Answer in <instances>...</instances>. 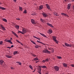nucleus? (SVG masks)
Returning a JSON list of instances; mask_svg holds the SVG:
<instances>
[{
  "label": "nucleus",
  "instance_id": "nucleus-1",
  "mask_svg": "<svg viewBox=\"0 0 74 74\" xmlns=\"http://www.w3.org/2000/svg\"><path fill=\"white\" fill-rule=\"evenodd\" d=\"M45 50H43L42 51L43 53H49V54L51 53V52L49 51H48L46 49H45Z\"/></svg>",
  "mask_w": 74,
  "mask_h": 74
},
{
  "label": "nucleus",
  "instance_id": "nucleus-2",
  "mask_svg": "<svg viewBox=\"0 0 74 74\" xmlns=\"http://www.w3.org/2000/svg\"><path fill=\"white\" fill-rule=\"evenodd\" d=\"M54 69L55 71H58L59 70V68L57 66H55L54 67Z\"/></svg>",
  "mask_w": 74,
  "mask_h": 74
},
{
  "label": "nucleus",
  "instance_id": "nucleus-3",
  "mask_svg": "<svg viewBox=\"0 0 74 74\" xmlns=\"http://www.w3.org/2000/svg\"><path fill=\"white\" fill-rule=\"evenodd\" d=\"M42 15L45 18H46V17H47L48 16V14L47 13L43 12L42 13Z\"/></svg>",
  "mask_w": 74,
  "mask_h": 74
},
{
  "label": "nucleus",
  "instance_id": "nucleus-4",
  "mask_svg": "<svg viewBox=\"0 0 74 74\" xmlns=\"http://www.w3.org/2000/svg\"><path fill=\"white\" fill-rule=\"evenodd\" d=\"M53 40L55 41V42L57 43V44H58V41L56 39V36H53Z\"/></svg>",
  "mask_w": 74,
  "mask_h": 74
},
{
  "label": "nucleus",
  "instance_id": "nucleus-5",
  "mask_svg": "<svg viewBox=\"0 0 74 74\" xmlns=\"http://www.w3.org/2000/svg\"><path fill=\"white\" fill-rule=\"evenodd\" d=\"M22 32L23 33V34H24L25 33H26L27 32V30L25 28H23L22 29Z\"/></svg>",
  "mask_w": 74,
  "mask_h": 74
},
{
  "label": "nucleus",
  "instance_id": "nucleus-6",
  "mask_svg": "<svg viewBox=\"0 0 74 74\" xmlns=\"http://www.w3.org/2000/svg\"><path fill=\"white\" fill-rule=\"evenodd\" d=\"M64 44L66 47H72L71 45H70L67 43H65Z\"/></svg>",
  "mask_w": 74,
  "mask_h": 74
},
{
  "label": "nucleus",
  "instance_id": "nucleus-7",
  "mask_svg": "<svg viewBox=\"0 0 74 74\" xmlns=\"http://www.w3.org/2000/svg\"><path fill=\"white\" fill-rule=\"evenodd\" d=\"M31 21L32 24H36V21H34V19H32L31 20Z\"/></svg>",
  "mask_w": 74,
  "mask_h": 74
},
{
  "label": "nucleus",
  "instance_id": "nucleus-8",
  "mask_svg": "<svg viewBox=\"0 0 74 74\" xmlns=\"http://www.w3.org/2000/svg\"><path fill=\"white\" fill-rule=\"evenodd\" d=\"M47 32L49 34H51L52 33V29H49Z\"/></svg>",
  "mask_w": 74,
  "mask_h": 74
},
{
  "label": "nucleus",
  "instance_id": "nucleus-9",
  "mask_svg": "<svg viewBox=\"0 0 74 74\" xmlns=\"http://www.w3.org/2000/svg\"><path fill=\"white\" fill-rule=\"evenodd\" d=\"M0 26L1 27V28H2L3 30H6L5 29V27H3V26L1 24Z\"/></svg>",
  "mask_w": 74,
  "mask_h": 74
},
{
  "label": "nucleus",
  "instance_id": "nucleus-10",
  "mask_svg": "<svg viewBox=\"0 0 74 74\" xmlns=\"http://www.w3.org/2000/svg\"><path fill=\"white\" fill-rule=\"evenodd\" d=\"M38 72L40 74H41V68H40L38 70Z\"/></svg>",
  "mask_w": 74,
  "mask_h": 74
},
{
  "label": "nucleus",
  "instance_id": "nucleus-11",
  "mask_svg": "<svg viewBox=\"0 0 74 74\" xmlns=\"http://www.w3.org/2000/svg\"><path fill=\"white\" fill-rule=\"evenodd\" d=\"M43 8V6L42 5H40L39 6V8L38 9V10H41Z\"/></svg>",
  "mask_w": 74,
  "mask_h": 74
},
{
  "label": "nucleus",
  "instance_id": "nucleus-12",
  "mask_svg": "<svg viewBox=\"0 0 74 74\" xmlns=\"http://www.w3.org/2000/svg\"><path fill=\"white\" fill-rule=\"evenodd\" d=\"M45 5L48 10H49L50 9V7H49V5H48V4H46Z\"/></svg>",
  "mask_w": 74,
  "mask_h": 74
},
{
  "label": "nucleus",
  "instance_id": "nucleus-13",
  "mask_svg": "<svg viewBox=\"0 0 74 74\" xmlns=\"http://www.w3.org/2000/svg\"><path fill=\"white\" fill-rule=\"evenodd\" d=\"M36 45H35V47L36 48H38L41 47V46H39V45H37V44Z\"/></svg>",
  "mask_w": 74,
  "mask_h": 74
},
{
  "label": "nucleus",
  "instance_id": "nucleus-14",
  "mask_svg": "<svg viewBox=\"0 0 74 74\" xmlns=\"http://www.w3.org/2000/svg\"><path fill=\"white\" fill-rule=\"evenodd\" d=\"M47 25H48V26H50V27H53V26H52V25L49 23H47Z\"/></svg>",
  "mask_w": 74,
  "mask_h": 74
},
{
  "label": "nucleus",
  "instance_id": "nucleus-15",
  "mask_svg": "<svg viewBox=\"0 0 74 74\" xmlns=\"http://www.w3.org/2000/svg\"><path fill=\"white\" fill-rule=\"evenodd\" d=\"M61 15H64V16H66L67 17H69V16L66 14L64 13H61Z\"/></svg>",
  "mask_w": 74,
  "mask_h": 74
},
{
  "label": "nucleus",
  "instance_id": "nucleus-16",
  "mask_svg": "<svg viewBox=\"0 0 74 74\" xmlns=\"http://www.w3.org/2000/svg\"><path fill=\"white\" fill-rule=\"evenodd\" d=\"M70 6H71V4H69L67 6V8L68 10H69L70 8Z\"/></svg>",
  "mask_w": 74,
  "mask_h": 74
},
{
  "label": "nucleus",
  "instance_id": "nucleus-17",
  "mask_svg": "<svg viewBox=\"0 0 74 74\" xmlns=\"http://www.w3.org/2000/svg\"><path fill=\"white\" fill-rule=\"evenodd\" d=\"M63 66L65 67H67V64H66L65 63H64L62 64Z\"/></svg>",
  "mask_w": 74,
  "mask_h": 74
},
{
  "label": "nucleus",
  "instance_id": "nucleus-18",
  "mask_svg": "<svg viewBox=\"0 0 74 74\" xmlns=\"http://www.w3.org/2000/svg\"><path fill=\"white\" fill-rule=\"evenodd\" d=\"M40 34L42 36H43V37H45L46 38H47V36H45V35H44V34H42L41 33H40Z\"/></svg>",
  "mask_w": 74,
  "mask_h": 74
},
{
  "label": "nucleus",
  "instance_id": "nucleus-19",
  "mask_svg": "<svg viewBox=\"0 0 74 74\" xmlns=\"http://www.w3.org/2000/svg\"><path fill=\"white\" fill-rule=\"evenodd\" d=\"M37 42H38V43H40V44H43V45H45V44H44V43H42V42H40L38 40H37Z\"/></svg>",
  "mask_w": 74,
  "mask_h": 74
},
{
  "label": "nucleus",
  "instance_id": "nucleus-20",
  "mask_svg": "<svg viewBox=\"0 0 74 74\" xmlns=\"http://www.w3.org/2000/svg\"><path fill=\"white\" fill-rule=\"evenodd\" d=\"M4 63V61L3 60L0 61V64H3V63Z\"/></svg>",
  "mask_w": 74,
  "mask_h": 74
},
{
  "label": "nucleus",
  "instance_id": "nucleus-21",
  "mask_svg": "<svg viewBox=\"0 0 74 74\" xmlns=\"http://www.w3.org/2000/svg\"><path fill=\"white\" fill-rule=\"evenodd\" d=\"M6 56L8 58H12V56H10L9 55H6Z\"/></svg>",
  "mask_w": 74,
  "mask_h": 74
},
{
  "label": "nucleus",
  "instance_id": "nucleus-22",
  "mask_svg": "<svg viewBox=\"0 0 74 74\" xmlns=\"http://www.w3.org/2000/svg\"><path fill=\"white\" fill-rule=\"evenodd\" d=\"M40 20L41 22H42V23H44V22H45V20H44L42 19V18H40Z\"/></svg>",
  "mask_w": 74,
  "mask_h": 74
},
{
  "label": "nucleus",
  "instance_id": "nucleus-23",
  "mask_svg": "<svg viewBox=\"0 0 74 74\" xmlns=\"http://www.w3.org/2000/svg\"><path fill=\"white\" fill-rule=\"evenodd\" d=\"M0 9H1V10H5V8L0 6Z\"/></svg>",
  "mask_w": 74,
  "mask_h": 74
},
{
  "label": "nucleus",
  "instance_id": "nucleus-24",
  "mask_svg": "<svg viewBox=\"0 0 74 74\" xmlns=\"http://www.w3.org/2000/svg\"><path fill=\"white\" fill-rule=\"evenodd\" d=\"M54 15H56V16H59V14H58L56 12L54 13Z\"/></svg>",
  "mask_w": 74,
  "mask_h": 74
},
{
  "label": "nucleus",
  "instance_id": "nucleus-25",
  "mask_svg": "<svg viewBox=\"0 0 74 74\" xmlns=\"http://www.w3.org/2000/svg\"><path fill=\"white\" fill-rule=\"evenodd\" d=\"M41 67H42V68H43V69H47V66H41Z\"/></svg>",
  "mask_w": 74,
  "mask_h": 74
},
{
  "label": "nucleus",
  "instance_id": "nucleus-26",
  "mask_svg": "<svg viewBox=\"0 0 74 74\" xmlns=\"http://www.w3.org/2000/svg\"><path fill=\"white\" fill-rule=\"evenodd\" d=\"M15 27L16 28V29H19V26L18 25H17L15 26Z\"/></svg>",
  "mask_w": 74,
  "mask_h": 74
},
{
  "label": "nucleus",
  "instance_id": "nucleus-27",
  "mask_svg": "<svg viewBox=\"0 0 74 74\" xmlns=\"http://www.w3.org/2000/svg\"><path fill=\"white\" fill-rule=\"evenodd\" d=\"M2 20L3 21H4V22H7V20L6 19H5V18L3 19Z\"/></svg>",
  "mask_w": 74,
  "mask_h": 74
},
{
  "label": "nucleus",
  "instance_id": "nucleus-28",
  "mask_svg": "<svg viewBox=\"0 0 74 74\" xmlns=\"http://www.w3.org/2000/svg\"><path fill=\"white\" fill-rule=\"evenodd\" d=\"M29 68L30 69H31V70H33V67H32V65H29Z\"/></svg>",
  "mask_w": 74,
  "mask_h": 74
},
{
  "label": "nucleus",
  "instance_id": "nucleus-29",
  "mask_svg": "<svg viewBox=\"0 0 74 74\" xmlns=\"http://www.w3.org/2000/svg\"><path fill=\"white\" fill-rule=\"evenodd\" d=\"M14 55H15V54H16V53H18V51H15L13 53Z\"/></svg>",
  "mask_w": 74,
  "mask_h": 74
},
{
  "label": "nucleus",
  "instance_id": "nucleus-30",
  "mask_svg": "<svg viewBox=\"0 0 74 74\" xmlns=\"http://www.w3.org/2000/svg\"><path fill=\"white\" fill-rule=\"evenodd\" d=\"M34 60H38V59L36 57L34 59Z\"/></svg>",
  "mask_w": 74,
  "mask_h": 74
},
{
  "label": "nucleus",
  "instance_id": "nucleus-31",
  "mask_svg": "<svg viewBox=\"0 0 74 74\" xmlns=\"http://www.w3.org/2000/svg\"><path fill=\"white\" fill-rule=\"evenodd\" d=\"M18 33H20L22 34H23V32H22V31H18Z\"/></svg>",
  "mask_w": 74,
  "mask_h": 74
},
{
  "label": "nucleus",
  "instance_id": "nucleus-32",
  "mask_svg": "<svg viewBox=\"0 0 74 74\" xmlns=\"http://www.w3.org/2000/svg\"><path fill=\"white\" fill-rule=\"evenodd\" d=\"M12 33L13 34H14V36H15L16 34V33H15V32H14L13 31H12Z\"/></svg>",
  "mask_w": 74,
  "mask_h": 74
},
{
  "label": "nucleus",
  "instance_id": "nucleus-33",
  "mask_svg": "<svg viewBox=\"0 0 74 74\" xmlns=\"http://www.w3.org/2000/svg\"><path fill=\"white\" fill-rule=\"evenodd\" d=\"M17 63H18V64H19V65H21V63L20 62H16Z\"/></svg>",
  "mask_w": 74,
  "mask_h": 74
},
{
  "label": "nucleus",
  "instance_id": "nucleus-34",
  "mask_svg": "<svg viewBox=\"0 0 74 74\" xmlns=\"http://www.w3.org/2000/svg\"><path fill=\"white\" fill-rule=\"evenodd\" d=\"M31 42H32V43H33V44H35V45H36V42H34L33 41H31Z\"/></svg>",
  "mask_w": 74,
  "mask_h": 74
},
{
  "label": "nucleus",
  "instance_id": "nucleus-35",
  "mask_svg": "<svg viewBox=\"0 0 74 74\" xmlns=\"http://www.w3.org/2000/svg\"><path fill=\"white\" fill-rule=\"evenodd\" d=\"M57 58H58V59H61V58H62V57H61L60 56H58Z\"/></svg>",
  "mask_w": 74,
  "mask_h": 74
},
{
  "label": "nucleus",
  "instance_id": "nucleus-36",
  "mask_svg": "<svg viewBox=\"0 0 74 74\" xmlns=\"http://www.w3.org/2000/svg\"><path fill=\"white\" fill-rule=\"evenodd\" d=\"M51 50V52H52V53H53V52H54V49H52Z\"/></svg>",
  "mask_w": 74,
  "mask_h": 74
},
{
  "label": "nucleus",
  "instance_id": "nucleus-37",
  "mask_svg": "<svg viewBox=\"0 0 74 74\" xmlns=\"http://www.w3.org/2000/svg\"><path fill=\"white\" fill-rule=\"evenodd\" d=\"M23 13L24 14H26L27 13V12L26 11V10H25V11L23 12Z\"/></svg>",
  "mask_w": 74,
  "mask_h": 74
},
{
  "label": "nucleus",
  "instance_id": "nucleus-38",
  "mask_svg": "<svg viewBox=\"0 0 74 74\" xmlns=\"http://www.w3.org/2000/svg\"><path fill=\"white\" fill-rule=\"evenodd\" d=\"M32 55L33 56H34V57H37V56L34 55V54H33Z\"/></svg>",
  "mask_w": 74,
  "mask_h": 74
},
{
  "label": "nucleus",
  "instance_id": "nucleus-39",
  "mask_svg": "<svg viewBox=\"0 0 74 74\" xmlns=\"http://www.w3.org/2000/svg\"><path fill=\"white\" fill-rule=\"evenodd\" d=\"M49 59H46L45 60L46 61V62H49Z\"/></svg>",
  "mask_w": 74,
  "mask_h": 74
},
{
  "label": "nucleus",
  "instance_id": "nucleus-40",
  "mask_svg": "<svg viewBox=\"0 0 74 74\" xmlns=\"http://www.w3.org/2000/svg\"><path fill=\"white\" fill-rule=\"evenodd\" d=\"M3 42L2 41H1L0 42V45H1L3 44Z\"/></svg>",
  "mask_w": 74,
  "mask_h": 74
},
{
  "label": "nucleus",
  "instance_id": "nucleus-41",
  "mask_svg": "<svg viewBox=\"0 0 74 74\" xmlns=\"http://www.w3.org/2000/svg\"><path fill=\"white\" fill-rule=\"evenodd\" d=\"M10 41H11V40H8L7 41V42H10Z\"/></svg>",
  "mask_w": 74,
  "mask_h": 74
},
{
  "label": "nucleus",
  "instance_id": "nucleus-42",
  "mask_svg": "<svg viewBox=\"0 0 74 74\" xmlns=\"http://www.w3.org/2000/svg\"><path fill=\"white\" fill-rule=\"evenodd\" d=\"M71 66L73 67H74V64H71Z\"/></svg>",
  "mask_w": 74,
  "mask_h": 74
},
{
  "label": "nucleus",
  "instance_id": "nucleus-43",
  "mask_svg": "<svg viewBox=\"0 0 74 74\" xmlns=\"http://www.w3.org/2000/svg\"><path fill=\"white\" fill-rule=\"evenodd\" d=\"M32 15H33V16H34V15H36V14L35 13H33L32 14H31Z\"/></svg>",
  "mask_w": 74,
  "mask_h": 74
},
{
  "label": "nucleus",
  "instance_id": "nucleus-44",
  "mask_svg": "<svg viewBox=\"0 0 74 74\" xmlns=\"http://www.w3.org/2000/svg\"><path fill=\"white\" fill-rule=\"evenodd\" d=\"M19 9L20 10H21L22 11V8L21 7H19Z\"/></svg>",
  "mask_w": 74,
  "mask_h": 74
},
{
  "label": "nucleus",
  "instance_id": "nucleus-45",
  "mask_svg": "<svg viewBox=\"0 0 74 74\" xmlns=\"http://www.w3.org/2000/svg\"><path fill=\"white\" fill-rule=\"evenodd\" d=\"M42 62H43V63H45V62H46V61L45 60H42Z\"/></svg>",
  "mask_w": 74,
  "mask_h": 74
},
{
  "label": "nucleus",
  "instance_id": "nucleus-46",
  "mask_svg": "<svg viewBox=\"0 0 74 74\" xmlns=\"http://www.w3.org/2000/svg\"><path fill=\"white\" fill-rule=\"evenodd\" d=\"M16 42H18V43H20V42H19V40H16Z\"/></svg>",
  "mask_w": 74,
  "mask_h": 74
},
{
  "label": "nucleus",
  "instance_id": "nucleus-47",
  "mask_svg": "<svg viewBox=\"0 0 74 74\" xmlns=\"http://www.w3.org/2000/svg\"><path fill=\"white\" fill-rule=\"evenodd\" d=\"M13 1L16 3V0H13Z\"/></svg>",
  "mask_w": 74,
  "mask_h": 74
},
{
  "label": "nucleus",
  "instance_id": "nucleus-48",
  "mask_svg": "<svg viewBox=\"0 0 74 74\" xmlns=\"http://www.w3.org/2000/svg\"><path fill=\"white\" fill-rule=\"evenodd\" d=\"M36 39H37V40H40V38H37Z\"/></svg>",
  "mask_w": 74,
  "mask_h": 74
},
{
  "label": "nucleus",
  "instance_id": "nucleus-49",
  "mask_svg": "<svg viewBox=\"0 0 74 74\" xmlns=\"http://www.w3.org/2000/svg\"><path fill=\"white\" fill-rule=\"evenodd\" d=\"M20 43L21 44V45H22V46H23V44H22V43H21V42H20Z\"/></svg>",
  "mask_w": 74,
  "mask_h": 74
},
{
  "label": "nucleus",
  "instance_id": "nucleus-50",
  "mask_svg": "<svg viewBox=\"0 0 74 74\" xmlns=\"http://www.w3.org/2000/svg\"><path fill=\"white\" fill-rule=\"evenodd\" d=\"M15 36H16V37L17 38L18 37V35H17L16 34L15 35Z\"/></svg>",
  "mask_w": 74,
  "mask_h": 74
},
{
  "label": "nucleus",
  "instance_id": "nucleus-51",
  "mask_svg": "<svg viewBox=\"0 0 74 74\" xmlns=\"http://www.w3.org/2000/svg\"><path fill=\"white\" fill-rule=\"evenodd\" d=\"M33 37H34V38H36L37 37H36V36H34Z\"/></svg>",
  "mask_w": 74,
  "mask_h": 74
},
{
  "label": "nucleus",
  "instance_id": "nucleus-52",
  "mask_svg": "<svg viewBox=\"0 0 74 74\" xmlns=\"http://www.w3.org/2000/svg\"><path fill=\"white\" fill-rule=\"evenodd\" d=\"M7 48H9V49H11V47H7Z\"/></svg>",
  "mask_w": 74,
  "mask_h": 74
},
{
  "label": "nucleus",
  "instance_id": "nucleus-53",
  "mask_svg": "<svg viewBox=\"0 0 74 74\" xmlns=\"http://www.w3.org/2000/svg\"><path fill=\"white\" fill-rule=\"evenodd\" d=\"M10 43V44H12V42H11V41H10V42H9Z\"/></svg>",
  "mask_w": 74,
  "mask_h": 74
},
{
  "label": "nucleus",
  "instance_id": "nucleus-54",
  "mask_svg": "<svg viewBox=\"0 0 74 74\" xmlns=\"http://www.w3.org/2000/svg\"><path fill=\"white\" fill-rule=\"evenodd\" d=\"M11 48H13L14 47V45H12L11 47Z\"/></svg>",
  "mask_w": 74,
  "mask_h": 74
},
{
  "label": "nucleus",
  "instance_id": "nucleus-55",
  "mask_svg": "<svg viewBox=\"0 0 74 74\" xmlns=\"http://www.w3.org/2000/svg\"><path fill=\"white\" fill-rule=\"evenodd\" d=\"M11 69H14V68L13 67H11Z\"/></svg>",
  "mask_w": 74,
  "mask_h": 74
},
{
  "label": "nucleus",
  "instance_id": "nucleus-56",
  "mask_svg": "<svg viewBox=\"0 0 74 74\" xmlns=\"http://www.w3.org/2000/svg\"><path fill=\"white\" fill-rule=\"evenodd\" d=\"M16 19L17 20H20V19H19V18H16Z\"/></svg>",
  "mask_w": 74,
  "mask_h": 74
},
{
  "label": "nucleus",
  "instance_id": "nucleus-57",
  "mask_svg": "<svg viewBox=\"0 0 74 74\" xmlns=\"http://www.w3.org/2000/svg\"><path fill=\"white\" fill-rule=\"evenodd\" d=\"M38 61H36V63H38Z\"/></svg>",
  "mask_w": 74,
  "mask_h": 74
},
{
  "label": "nucleus",
  "instance_id": "nucleus-58",
  "mask_svg": "<svg viewBox=\"0 0 74 74\" xmlns=\"http://www.w3.org/2000/svg\"><path fill=\"white\" fill-rule=\"evenodd\" d=\"M5 42H7V40H5Z\"/></svg>",
  "mask_w": 74,
  "mask_h": 74
},
{
  "label": "nucleus",
  "instance_id": "nucleus-59",
  "mask_svg": "<svg viewBox=\"0 0 74 74\" xmlns=\"http://www.w3.org/2000/svg\"><path fill=\"white\" fill-rule=\"evenodd\" d=\"M36 71V70H34V71H33V72H34V71Z\"/></svg>",
  "mask_w": 74,
  "mask_h": 74
},
{
  "label": "nucleus",
  "instance_id": "nucleus-60",
  "mask_svg": "<svg viewBox=\"0 0 74 74\" xmlns=\"http://www.w3.org/2000/svg\"><path fill=\"white\" fill-rule=\"evenodd\" d=\"M73 9L74 10V5L73 6Z\"/></svg>",
  "mask_w": 74,
  "mask_h": 74
},
{
  "label": "nucleus",
  "instance_id": "nucleus-61",
  "mask_svg": "<svg viewBox=\"0 0 74 74\" xmlns=\"http://www.w3.org/2000/svg\"><path fill=\"white\" fill-rule=\"evenodd\" d=\"M63 46H64V47H65V46L64 45H63Z\"/></svg>",
  "mask_w": 74,
  "mask_h": 74
},
{
  "label": "nucleus",
  "instance_id": "nucleus-62",
  "mask_svg": "<svg viewBox=\"0 0 74 74\" xmlns=\"http://www.w3.org/2000/svg\"><path fill=\"white\" fill-rule=\"evenodd\" d=\"M48 49H49V50H50V49H50V48H49Z\"/></svg>",
  "mask_w": 74,
  "mask_h": 74
},
{
  "label": "nucleus",
  "instance_id": "nucleus-63",
  "mask_svg": "<svg viewBox=\"0 0 74 74\" xmlns=\"http://www.w3.org/2000/svg\"><path fill=\"white\" fill-rule=\"evenodd\" d=\"M34 60H32V61H34Z\"/></svg>",
  "mask_w": 74,
  "mask_h": 74
},
{
  "label": "nucleus",
  "instance_id": "nucleus-64",
  "mask_svg": "<svg viewBox=\"0 0 74 74\" xmlns=\"http://www.w3.org/2000/svg\"><path fill=\"white\" fill-rule=\"evenodd\" d=\"M10 39H12V38H10Z\"/></svg>",
  "mask_w": 74,
  "mask_h": 74
}]
</instances>
